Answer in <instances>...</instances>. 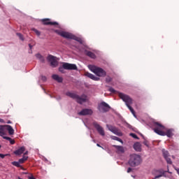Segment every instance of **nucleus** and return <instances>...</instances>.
Wrapping results in <instances>:
<instances>
[{"label":"nucleus","mask_w":179,"mask_h":179,"mask_svg":"<svg viewBox=\"0 0 179 179\" xmlns=\"http://www.w3.org/2000/svg\"><path fill=\"white\" fill-rule=\"evenodd\" d=\"M27 159H29V157H27L26 155H23L22 159H24L26 162V160H27Z\"/></svg>","instance_id":"f704fd0d"},{"label":"nucleus","mask_w":179,"mask_h":179,"mask_svg":"<svg viewBox=\"0 0 179 179\" xmlns=\"http://www.w3.org/2000/svg\"><path fill=\"white\" fill-rule=\"evenodd\" d=\"M28 179H36V178H34V176L31 175V176H28Z\"/></svg>","instance_id":"e433bc0d"},{"label":"nucleus","mask_w":179,"mask_h":179,"mask_svg":"<svg viewBox=\"0 0 179 179\" xmlns=\"http://www.w3.org/2000/svg\"><path fill=\"white\" fill-rule=\"evenodd\" d=\"M24 150H26V148L22 146L17 150L14 151V155H16V156H20V155H22V153L24 152Z\"/></svg>","instance_id":"f3484780"},{"label":"nucleus","mask_w":179,"mask_h":179,"mask_svg":"<svg viewBox=\"0 0 179 179\" xmlns=\"http://www.w3.org/2000/svg\"><path fill=\"white\" fill-rule=\"evenodd\" d=\"M111 107L107 103L102 101L98 105V110L101 113H107L110 111Z\"/></svg>","instance_id":"6e6552de"},{"label":"nucleus","mask_w":179,"mask_h":179,"mask_svg":"<svg viewBox=\"0 0 179 179\" xmlns=\"http://www.w3.org/2000/svg\"><path fill=\"white\" fill-rule=\"evenodd\" d=\"M0 131H8L9 135H13L15 134V129L10 125H1Z\"/></svg>","instance_id":"1a4fd4ad"},{"label":"nucleus","mask_w":179,"mask_h":179,"mask_svg":"<svg viewBox=\"0 0 179 179\" xmlns=\"http://www.w3.org/2000/svg\"><path fill=\"white\" fill-rule=\"evenodd\" d=\"M108 90L110 92V93H113V94H118V96H120V93H122V92H119L116 91L113 87L109 88Z\"/></svg>","instance_id":"b1692460"},{"label":"nucleus","mask_w":179,"mask_h":179,"mask_svg":"<svg viewBox=\"0 0 179 179\" xmlns=\"http://www.w3.org/2000/svg\"><path fill=\"white\" fill-rule=\"evenodd\" d=\"M134 149L136 152H141L142 151V145L140 143L137 142L134 145Z\"/></svg>","instance_id":"aec40b11"},{"label":"nucleus","mask_w":179,"mask_h":179,"mask_svg":"<svg viewBox=\"0 0 179 179\" xmlns=\"http://www.w3.org/2000/svg\"><path fill=\"white\" fill-rule=\"evenodd\" d=\"M106 127L108 129H109V131H110V132H113L115 135H118V136H122V133L118 131V128L110 124H106Z\"/></svg>","instance_id":"9d476101"},{"label":"nucleus","mask_w":179,"mask_h":179,"mask_svg":"<svg viewBox=\"0 0 179 179\" xmlns=\"http://www.w3.org/2000/svg\"><path fill=\"white\" fill-rule=\"evenodd\" d=\"M42 80H43L44 82H45V80H47V77L42 76L41 77Z\"/></svg>","instance_id":"c9c22d12"},{"label":"nucleus","mask_w":179,"mask_h":179,"mask_svg":"<svg viewBox=\"0 0 179 179\" xmlns=\"http://www.w3.org/2000/svg\"><path fill=\"white\" fill-rule=\"evenodd\" d=\"M131 171H132V169L131 168H128L127 173H131Z\"/></svg>","instance_id":"4c0bfd02"},{"label":"nucleus","mask_w":179,"mask_h":179,"mask_svg":"<svg viewBox=\"0 0 179 179\" xmlns=\"http://www.w3.org/2000/svg\"><path fill=\"white\" fill-rule=\"evenodd\" d=\"M143 145L147 146V148H149V143L148 142V141H143Z\"/></svg>","instance_id":"2f4dec72"},{"label":"nucleus","mask_w":179,"mask_h":179,"mask_svg":"<svg viewBox=\"0 0 179 179\" xmlns=\"http://www.w3.org/2000/svg\"><path fill=\"white\" fill-rule=\"evenodd\" d=\"M65 69L67 71H76L78 66H76V64L63 63L62 66L59 68V71L61 72V73H65Z\"/></svg>","instance_id":"0eeeda50"},{"label":"nucleus","mask_w":179,"mask_h":179,"mask_svg":"<svg viewBox=\"0 0 179 179\" xmlns=\"http://www.w3.org/2000/svg\"><path fill=\"white\" fill-rule=\"evenodd\" d=\"M36 57L37 58V59H39V61H41V62L43 63L45 62V59H44V57L43 55H41V54L38 53L36 55Z\"/></svg>","instance_id":"412c9836"},{"label":"nucleus","mask_w":179,"mask_h":179,"mask_svg":"<svg viewBox=\"0 0 179 179\" xmlns=\"http://www.w3.org/2000/svg\"><path fill=\"white\" fill-rule=\"evenodd\" d=\"M162 129H164V126L159 122L154 123V131L157 135H160L161 136H167L168 138H171L174 135L173 132H174V129H169L166 132L163 131Z\"/></svg>","instance_id":"f257e3e1"},{"label":"nucleus","mask_w":179,"mask_h":179,"mask_svg":"<svg viewBox=\"0 0 179 179\" xmlns=\"http://www.w3.org/2000/svg\"><path fill=\"white\" fill-rule=\"evenodd\" d=\"M18 162H19L20 164H23V163H24V162H26V161H24V159H22V158H21L19 159Z\"/></svg>","instance_id":"473e14b6"},{"label":"nucleus","mask_w":179,"mask_h":179,"mask_svg":"<svg viewBox=\"0 0 179 179\" xmlns=\"http://www.w3.org/2000/svg\"><path fill=\"white\" fill-rule=\"evenodd\" d=\"M86 55H87V57H90V58H92V59H95V58H96V55L93 52H91V51H87L86 52Z\"/></svg>","instance_id":"4be33fe9"},{"label":"nucleus","mask_w":179,"mask_h":179,"mask_svg":"<svg viewBox=\"0 0 179 179\" xmlns=\"http://www.w3.org/2000/svg\"><path fill=\"white\" fill-rule=\"evenodd\" d=\"M93 110L92 109L85 108L78 113V115H92Z\"/></svg>","instance_id":"4468645a"},{"label":"nucleus","mask_w":179,"mask_h":179,"mask_svg":"<svg viewBox=\"0 0 179 179\" xmlns=\"http://www.w3.org/2000/svg\"><path fill=\"white\" fill-rule=\"evenodd\" d=\"M3 139H6V141H9L10 145H15V140L10 138V137L8 136H3Z\"/></svg>","instance_id":"5701e85b"},{"label":"nucleus","mask_w":179,"mask_h":179,"mask_svg":"<svg viewBox=\"0 0 179 179\" xmlns=\"http://www.w3.org/2000/svg\"><path fill=\"white\" fill-rule=\"evenodd\" d=\"M7 124H12V122H10V120H8V121L7 122Z\"/></svg>","instance_id":"79ce46f5"},{"label":"nucleus","mask_w":179,"mask_h":179,"mask_svg":"<svg viewBox=\"0 0 179 179\" xmlns=\"http://www.w3.org/2000/svg\"><path fill=\"white\" fill-rule=\"evenodd\" d=\"M178 174L179 175V169H176Z\"/></svg>","instance_id":"37998d69"},{"label":"nucleus","mask_w":179,"mask_h":179,"mask_svg":"<svg viewBox=\"0 0 179 179\" xmlns=\"http://www.w3.org/2000/svg\"><path fill=\"white\" fill-rule=\"evenodd\" d=\"M96 146H98V148H101V149H104V148H103L101 145H100V144L97 143Z\"/></svg>","instance_id":"58836bf2"},{"label":"nucleus","mask_w":179,"mask_h":179,"mask_svg":"<svg viewBox=\"0 0 179 179\" xmlns=\"http://www.w3.org/2000/svg\"><path fill=\"white\" fill-rule=\"evenodd\" d=\"M29 48H30V50L31 51V48H33V45H31V44H29Z\"/></svg>","instance_id":"ea45409f"},{"label":"nucleus","mask_w":179,"mask_h":179,"mask_svg":"<svg viewBox=\"0 0 179 179\" xmlns=\"http://www.w3.org/2000/svg\"><path fill=\"white\" fill-rule=\"evenodd\" d=\"M5 156H8V155H3V154H1V153H0V157H1V159H4V158H5Z\"/></svg>","instance_id":"72a5a7b5"},{"label":"nucleus","mask_w":179,"mask_h":179,"mask_svg":"<svg viewBox=\"0 0 179 179\" xmlns=\"http://www.w3.org/2000/svg\"><path fill=\"white\" fill-rule=\"evenodd\" d=\"M93 125L94 128L96 129V131L99 132V134L101 135V136H104V135H106L104 129L101 126H100V124H99V123H97V122H94Z\"/></svg>","instance_id":"f8f14e48"},{"label":"nucleus","mask_w":179,"mask_h":179,"mask_svg":"<svg viewBox=\"0 0 179 179\" xmlns=\"http://www.w3.org/2000/svg\"><path fill=\"white\" fill-rule=\"evenodd\" d=\"M89 69L91 71V72H93L96 75V76H99V78H104L106 75H107V73L104 69L97 67L94 65H89L88 66Z\"/></svg>","instance_id":"423d86ee"},{"label":"nucleus","mask_w":179,"mask_h":179,"mask_svg":"<svg viewBox=\"0 0 179 179\" xmlns=\"http://www.w3.org/2000/svg\"><path fill=\"white\" fill-rule=\"evenodd\" d=\"M52 79H54V80H56V82H58V83H62L64 79L62 78V77H59V76L57 75V74H53L52 76Z\"/></svg>","instance_id":"a211bd4d"},{"label":"nucleus","mask_w":179,"mask_h":179,"mask_svg":"<svg viewBox=\"0 0 179 179\" xmlns=\"http://www.w3.org/2000/svg\"><path fill=\"white\" fill-rule=\"evenodd\" d=\"M11 164H13V166H15V167H22V166H20V162H13Z\"/></svg>","instance_id":"a878e982"},{"label":"nucleus","mask_w":179,"mask_h":179,"mask_svg":"<svg viewBox=\"0 0 179 179\" xmlns=\"http://www.w3.org/2000/svg\"><path fill=\"white\" fill-rule=\"evenodd\" d=\"M17 36H19V38L22 40V41H24V38H23V35L20 33H17Z\"/></svg>","instance_id":"cd10ccee"},{"label":"nucleus","mask_w":179,"mask_h":179,"mask_svg":"<svg viewBox=\"0 0 179 179\" xmlns=\"http://www.w3.org/2000/svg\"><path fill=\"white\" fill-rule=\"evenodd\" d=\"M66 96L73 99V100H76V101H77V103L79 104H83V103H86V101H87V96L85 94L80 96L75 93L68 92L66 93Z\"/></svg>","instance_id":"20e7f679"},{"label":"nucleus","mask_w":179,"mask_h":179,"mask_svg":"<svg viewBox=\"0 0 179 179\" xmlns=\"http://www.w3.org/2000/svg\"><path fill=\"white\" fill-rule=\"evenodd\" d=\"M141 163H142V158L140 157V155L136 154L130 155L128 164L131 167H136V166H139Z\"/></svg>","instance_id":"39448f33"},{"label":"nucleus","mask_w":179,"mask_h":179,"mask_svg":"<svg viewBox=\"0 0 179 179\" xmlns=\"http://www.w3.org/2000/svg\"><path fill=\"white\" fill-rule=\"evenodd\" d=\"M113 148H115L116 149V153H125V150L124 149V147L121 145H113Z\"/></svg>","instance_id":"dca6fc26"},{"label":"nucleus","mask_w":179,"mask_h":179,"mask_svg":"<svg viewBox=\"0 0 179 179\" xmlns=\"http://www.w3.org/2000/svg\"><path fill=\"white\" fill-rule=\"evenodd\" d=\"M32 31H34V33H36V36H40L41 34V33L40 32V31L37 30L36 29H32Z\"/></svg>","instance_id":"bb28decb"},{"label":"nucleus","mask_w":179,"mask_h":179,"mask_svg":"<svg viewBox=\"0 0 179 179\" xmlns=\"http://www.w3.org/2000/svg\"><path fill=\"white\" fill-rule=\"evenodd\" d=\"M163 156L166 161L168 164H173V162H171V159H170V155L169 154V151L163 149L162 150Z\"/></svg>","instance_id":"ddd939ff"},{"label":"nucleus","mask_w":179,"mask_h":179,"mask_svg":"<svg viewBox=\"0 0 179 179\" xmlns=\"http://www.w3.org/2000/svg\"><path fill=\"white\" fill-rule=\"evenodd\" d=\"M0 149H1V145H0Z\"/></svg>","instance_id":"a18cd8bd"},{"label":"nucleus","mask_w":179,"mask_h":179,"mask_svg":"<svg viewBox=\"0 0 179 179\" xmlns=\"http://www.w3.org/2000/svg\"><path fill=\"white\" fill-rule=\"evenodd\" d=\"M56 33H57V34H59V36L64 37V38H68L69 40H75L76 41H78V43H80V44H83V40H82V38H80L69 32L56 31Z\"/></svg>","instance_id":"7ed1b4c3"},{"label":"nucleus","mask_w":179,"mask_h":179,"mask_svg":"<svg viewBox=\"0 0 179 179\" xmlns=\"http://www.w3.org/2000/svg\"><path fill=\"white\" fill-rule=\"evenodd\" d=\"M130 136H132V138H134V139H139V138H138V136L134 133H131Z\"/></svg>","instance_id":"c85d7f7f"},{"label":"nucleus","mask_w":179,"mask_h":179,"mask_svg":"<svg viewBox=\"0 0 179 179\" xmlns=\"http://www.w3.org/2000/svg\"><path fill=\"white\" fill-rule=\"evenodd\" d=\"M119 97L123 101L125 102V104L127 107L130 110L131 114H133L134 117H136V115L135 114V110L132 107H131V105L134 103L131 98L124 94V93H119Z\"/></svg>","instance_id":"f03ea898"},{"label":"nucleus","mask_w":179,"mask_h":179,"mask_svg":"<svg viewBox=\"0 0 179 179\" xmlns=\"http://www.w3.org/2000/svg\"><path fill=\"white\" fill-rule=\"evenodd\" d=\"M5 135V130H0V136H2L3 138Z\"/></svg>","instance_id":"7c9ffc66"},{"label":"nucleus","mask_w":179,"mask_h":179,"mask_svg":"<svg viewBox=\"0 0 179 179\" xmlns=\"http://www.w3.org/2000/svg\"><path fill=\"white\" fill-rule=\"evenodd\" d=\"M85 76H87V78H90V79H92V80H100V78L96 77L94 75L90 73H85Z\"/></svg>","instance_id":"6ab92c4d"},{"label":"nucleus","mask_w":179,"mask_h":179,"mask_svg":"<svg viewBox=\"0 0 179 179\" xmlns=\"http://www.w3.org/2000/svg\"><path fill=\"white\" fill-rule=\"evenodd\" d=\"M48 61H49V62H50V65H51V66H52V68H55V67L58 66V62H57L55 57H54L51 55H49L48 56Z\"/></svg>","instance_id":"9b49d317"},{"label":"nucleus","mask_w":179,"mask_h":179,"mask_svg":"<svg viewBox=\"0 0 179 179\" xmlns=\"http://www.w3.org/2000/svg\"><path fill=\"white\" fill-rule=\"evenodd\" d=\"M27 155H29V151H27L24 153V155L26 156Z\"/></svg>","instance_id":"a19ab883"},{"label":"nucleus","mask_w":179,"mask_h":179,"mask_svg":"<svg viewBox=\"0 0 179 179\" xmlns=\"http://www.w3.org/2000/svg\"><path fill=\"white\" fill-rule=\"evenodd\" d=\"M111 80H113V78H111V77H109V76L106 77V81L107 83H110V82H111Z\"/></svg>","instance_id":"c756f323"},{"label":"nucleus","mask_w":179,"mask_h":179,"mask_svg":"<svg viewBox=\"0 0 179 179\" xmlns=\"http://www.w3.org/2000/svg\"><path fill=\"white\" fill-rule=\"evenodd\" d=\"M18 179H22V178H20V177H19Z\"/></svg>","instance_id":"c03bdc74"},{"label":"nucleus","mask_w":179,"mask_h":179,"mask_svg":"<svg viewBox=\"0 0 179 179\" xmlns=\"http://www.w3.org/2000/svg\"><path fill=\"white\" fill-rule=\"evenodd\" d=\"M112 139H113L114 141H117L118 142H120V143H124V141H122V140L117 136H113Z\"/></svg>","instance_id":"393cba45"},{"label":"nucleus","mask_w":179,"mask_h":179,"mask_svg":"<svg viewBox=\"0 0 179 179\" xmlns=\"http://www.w3.org/2000/svg\"><path fill=\"white\" fill-rule=\"evenodd\" d=\"M42 22H43V24H46V25L50 24V26H58V22H50V19H43L42 20Z\"/></svg>","instance_id":"2eb2a0df"}]
</instances>
